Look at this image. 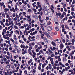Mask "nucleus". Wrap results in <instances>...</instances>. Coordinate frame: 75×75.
Segmentation results:
<instances>
[{"label": "nucleus", "mask_w": 75, "mask_h": 75, "mask_svg": "<svg viewBox=\"0 0 75 75\" xmlns=\"http://www.w3.org/2000/svg\"><path fill=\"white\" fill-rule=\"evenodd\" d=\"M37 47H38V45H35V49L37 48Z\"/></svg>", "instance_id": "nucleus-35"}, {"label": "nucleus", "mask_w": 75, "mask_h": 75, "mask_svg": "<svg viewBox=\"0 0 75 75\" xmlns=\"http://www.w3.org/2000/svg\"><path fill=\"white\" fill-rule=\"evenodd\" d=\"M6 39H7V40H10V38L8 37H7Z\"/></svg>", "instance_id": "nucleus-48"}, {"label": "nucleus", "mask_w": 75, "mask_h": 75, "mask_svg": "<svg viewBox=\"0 0 75 75\" xmlns=\"http://www.w3.org/2000/svg\"><path fill=\"white\" fill-rule=\"evenodd\" d=\"M55 29L56 31H59V29H58V27L56 26L55 27Z\"/></svg>", "instance_id": "nucleus-13"}, {"label": "nucleus", "mask_w": 75, "mask_h": 75, "mask_svg": "<svg viewBox=\"0 0 75 75\" xmlns=\"http://www.w3.org/2000/svg\"><path fill=\"white\" fill-rule=\"evenodd\" d=\"M70 48H71L72 49H75V47H74V46H72L71 45H70Z\"/></svg>", "instance_id": "nucleus-9"}, {"label": "nucleus", "mask_w": 75, "mask_h": 75, "mask_svg": "<svg viewBox=\"0 0 75 75\" xmlns=\"http://www.w3.org/2000/svg\"><path fill=\"white\" fill-rule=\"evenodd\" d=\"M23 40H24L25 42H27V39H26V38H23Z\"/></svg>", "instance_id": "nucleus-21"}, {"label": "nucleus", "mask_w": 75, "mask_h": 75, "mask_svg": "<svg viewBox=\"0 0 75 75\" xmlns=\"http://www.w3.org/2000/svg\"><path fill=\"white\" fill-rule=\"evenodd\" d=\"M14 27L15 29H18V27H17L16 25H14Z\"/></svg>", "instance_id": "nucleus-33"}, {"label": "nucleus", "mask_w": 75, "mask_h": 75, "mask_svg": "<svg viewBox=\"0 0 75 75\" xmlns=\"http://www.w3.org/2000/svg\"><path fill=\"white\" fill-rule=\"evenodd\" d=\"M7 55H9V54H10V53H9V52H7Z\"/></svg>", "instance_id": "nucleus-62"}, {"label": "nucleus", "mask_w": 75, "mask_h": 75, "mask_svg": "<svg viewBox=\"0 0 75 75\" xmlns=\"http://www.w3.org/2000/svg\"><path fill=\"white\" fill-rule=\"evenodd\" d=\"M19 33H20V34L21 35H23V33H22V32H21V31H20L19 32Z\"/></svg>", "instance_id": "nucleus-43"}, {"label": "nucleus", "mask_w": 75, "mask_h": 75, "mask_svg": "<svg viewBox=\"0 0 75 75\" xmlns=\"http://www.w3.org/2000/svg\"><path fill=\"white\" fill-rule=\"evenodd\" d=\"M9 10L8 8H5L4 9V11L6 12L8 11Z\"/></svg>", "instance_id": "nucleus-10"}, {"label": "nucleus", "mask_w": 75, "mask_h": 75, "mask_svg": "<svg viewBox=\"0 0 75 75\" xmlns=\"http://www.w3.org/2000/svg\"><path fill=\"white\" fill-rule=\"evenodd\" d=\"M65 7H66V4H64V6H63V8H65Z\"/></svg>", "instance_id": "nucleus-31"}, {"label": "nucleus", "mask_w": 75, "mask_h": 75, "mask_svg": "<svg viewBox=\"0 0 75 75\" xmlns=\"http://www.w3.org/2000/svg\"><path fill=\"white\" fill-rule=\"evenodd\" d=\"M23 15H25V14H26V13L25 12H24L23 13Z\"/></svg>", "instance_id": "nucleus-57"}, {"label": "nucleus", "mask_w": 75, "mask_h": 75, "mask_svg": "<svg viewBox=\"0 0 75 75\" xmlns=\"http://www.w3.org/2000/svg\"><path fill=\"white\" fill-rule=\"evenodd\" d=\"M35 36H33L32 37H31V39H33V38H35Z\"/></svg>", "instance_id": "nucleus-51"}, {"label": "nucleus", "mask_w": 75, "mask_h": 75, "mask_svg": "<svg viewBox=\"0 0 75 75\" xmlns=\"http://www.w3.org/2000/svg\"><path fill=\"white\" fill-rule=\"evenodd\" d=\"M27 12L31 13V9H29L27 11Z\"/></svg>", "instance_id": "nucleus-14"}, {"label": "nucleus", "mask_w": 75, "mask_h": 75, "mask_svg": "<svg viewBox=\"0 0 75 75\" xmlns=\"http://www.w3.org/2000/svg\"><path fill=\"white\" fill-rule=\"evenodd\" d=\"M28 53H29L30 55H32V53L30 51H28Z\"/></svg>", "instance_id": "nucleus-39"}, {"label": "nucleus", "mask_w": 75, "mask_h": 75, "mask_svg": "<svg viewBox=\"0 0 75 75\" xmlns=\"http://www.w3.org/2000/svg\"><path fill=\"white\" fill-rule=\"evenodd\" d=\"M27 6H28V8H30V5L29 4H27Z\"/></svg>", "instance_id": "nucleus-42"}, {"label": "nucleus", "mask_w": 75, "mask_h": 75, "mask_svg": "<svg viewBox=\"0 0 75 75\" xmlns=\"http://www.w3.org/2000/svg\"><path fill=\"white\" fill-rule=\"evenodd\" d=\"M54 55H55L54 54H52L51 55V57H54Z\"/></svg>", "instance_id": "nucleus-60"}, {"label": "nucleus", "mask_w": 75, "mask_h": 75, "mask_svg": "<svg viewBox=\"0 0 75 75\" xmlns=\"http://www.w3.org/2000/svg\"><path fill=\"white\" fill-rule=\"evenodd\" d=\"M11 52H13V53H16V52H15V51H14V50H12V51H11Z\"/></svg>", "instance_id": "nucleus-54"}, {"label": "nucleus", "mask_w": 75, "mask_h": 75, "mask_svg": "<svg viewBox=\"0 0 75 75\" xmlns=\"http://www.w3.org/2000/svg\"><path fill=\"white\" fill-rule=\"evenodd\" d=\"M41 27L42 29V30H44V27H43V26H41Z\"/></svg>", "instance_id": "nucleus-49"}, {"label": "nucleus", "mask_w": 75, "mask_h": 75, "mask_svg": "<svg viewBox=\"0 0 75 75\" xmlns=\"http://www.w3.org/2000/svg\"><path fill=\"white\" fill-rule=\"evenodd\" d=\"M52 13H50L49 15V17H52Z\"/></svg>", "instance_id": "nucleus-22"}, {"label": "nucleus", "mask_w": 75, "mask_h": 75, "mask_svg": "<svg viewBox=\"0 0 75 75\" xmlns=\"http://www.w3.org/2000/svg\"><path fill=\"white\" fill-rule=\"evenodd\" d=\"M29 45H30L31 46H33L32 45H35V43H34V42H33L32 43H30L29 44Z\"/></svg>", "instance_id": "nucleus-3"}, {"label": "nucleus", "mask_w": 75, "mask_h": 75, "mask_svg": "<svg viewBox=\"0 0 75 75\" xmlns=\"http://www.w3.org/2000/svg\"><path fill=\"white\" fill-rule=\"evenodd\" d=\"M3 40L2 38H1V40H0V43H1V42H3Z\"/></svg>", "instance_id": "nucleus-27"}, {"label": "nucleus", "mask_w": 75, "mask_h": 75, "mask_svg": "<svg viewBox=\"0 0 75 75\" xmlns=\"http://www.w3.org/2000/svg\"><path fill=\"white\" fill-rule=\"evenodd\" d=\"M2 28H3V27L0 25V30H2Z\"/></svg>", "instance_id": "nucleus-47"}, {"label": "nucleus", "mask_w": 75, "mask_h": 75, "mask_svg": "<svg viewBox=\"0 0 75 75\" xmlns=\"http://www.w3.org/2000/svg\"><path fill=\"white\" fill-rule=\"evenodd\" d=\"M29 46H30L29 49L30 50H31L32 49V47H33V46H31L30 45H29Z\"/></svg>", "instance_id": "nucleus-19"}, {"label": "nucleus", "mask_w": 75, "mask_h": 75, "mask_svg": "<svg viewBox=\"0 0 75 75\" xmlns=\"http://www.w3.org/2000/svg\"><path fill=\"white\" fill-rule=\"evenodd\" d=\"M38 7H40V8H41V5L38 4Z\"/></svg>", "instance_id": "nucleus-44"}, {"label": "nucleus", "mask_w": 75, "mask_h": 75, "mask_svg": "<svg viewBox=\"0 0 75 75\" xmlns=\"http://www.w3.org/2000/svg\"><path fill=\"white\" fill-rule=\"evenodd\" d=\"M32 5L34 7H36V5H35L34 3Z\"/></svg>", "instance_id": "nucleus-41"}, {"label": "nucleus", "mask_w": 75, "mask_h": 75, "mask_svg": "<svg viewBox=\"0 0 75 75\" xmlns=\"http://www.w3.org/2000/svg\"><path fill=\"white\" fill-rule=\"evenodd\" d=\"M3 32H4L5 33H6V30L5 29H4L3 30Z\"/></svg>", "instance_id": "nucleus-34"}, {"label": "nucleus", "mask_w": 75, "mask_h": 75, "mask_svg": "<svg viewBox=\"0 0 75 75\" xmlns=\"http://www.w3.org/2000/svg\"><path fill=\"white\" fill-rule=\"evenodd\" d=\"M12 11H13V12H16V11H15V9H14V8L13 7L12 8Z\"/></svg>", "instance_id": "nucleus-25"}, {"label": "nucleus", "mask_w": 75, "mask_h": 75, "mask_svg": "<svg viewBox=\"0 0 75 75\" xmlns=\"http://www.w3.org/2000/svg\"><path fill=\"white\" fill-rule=\"evenodd\" d=\"M52 45H53L54 46H55L56 45V43L54 42V41L52 42Z\"/></svg>", "instance_id": "nucleus-4"}, {"label": "nucleus", "mask_w": 75, "mask_h": 75, "mask_svg": "<svg viewBox=\"0 0 75 75\" xmlns=\"http://www.w3.org/2000/svg\"><path fill=\"white\" fill-rule=\"evenodd\" d=\"M41 72H44V69H42L41 70Z\"/></svg>", "instance_id": "nucleus-46"}, {"label": "nucleus", "mask_w": 75, "mask_h": 75, "mask_svg": "<svg viewBox=\"0 0 75 75\" xmlns=\"http://www.w3.org/2000/svg\"><path fill=\"white\" fill-rule=\"evenodd\" d=\"M14 20L15 21H17V18L15 17L14 18Z\"/></svg>", "instance_id": "nucleus-61"}, {"label": "nucleus", "mask_w": 75, "mask_h": 75, "mask_svg": "<svg viewBox=\"0 0 75 75\" xmlns=\"http://www.w3.org/2000/svg\"><path fill=\"white\" fill-rule=\"evenodd\" d=\"M13 17H15L16 16V14H15V13H14L13 14Z\"/></svg>", "instance_id": "nucleus-38"}, {"label": "nucleus", "mask_w": 75, "mask_h": 75, "mask_svg": "<svg viewBox=\"0 0 75 75\" xmlns=\"http://www.w3.org/2000/svg\"><path fill=\"white\" fill-rule=\"evenodd\" d=\"M6 43H8V44H10V40L6 41Z\"/></svg>", "instance_id": "nucleus-32"}, {"label": "nucleus", "mask_w": 75, "mask_h": 75, "mask_svg": "<svg viewBox=\"0 0 75 75\" xmlns=\"http://www.w3.org/2000/svg\"><path fill=\"white\" fill-rule=\"evenodd\" d=\"M10 66L9 65H7L6 66V69H8V67H10Z\"/></svg>", "instance_id": "nucleus-30"}, {"label": "nucleus", "mask_w": 75, "mask_h": 75, "mask_svg": "<svg viewBox=\"0 0 75 75\" xmlns=\"http://www.w3.org/2000/svg\"><path fill=\"white\" fill-rule=\"evenodd\" d=\"M49 34H50L49 32H47L46 33V35H49Z\"/></svg>", "instance_id": "nucleus-29"}, {"label": "nucleus", "mask_w": 75, "mask_h": 75, "mask_svg": "<svg viewBox=\"0 0 75 75\" xmlns=\"http://www.w3.org/2000/svg\"><path fill=\"white\" fill-rule=\"evenodd\" d=\"M33 74H34L35 72V70L34 69H33Z\"/></svg>", "instance_id": "nucleus-28"}, {"label": "nucleus", "mask_w": 75, "mask_h": 75, "mask_svg": "<svg viewBox=\"0 0 75 75\" xmlns=\"http://www.w3.org/2000/svg\"><path fill=\"white\" fill-rule=\"evenodd\" d=\"M72 22H73V23H74L75 22V20L73 19L72 20Z\"/></svg>", "instance_id": "nucleus-64"}, {"label": "nucleus", "mask_w": 75, "mask_h": 75, "mask_svg": "<svg viewBox=\"0 0 75 75\" xmlns=\"http://www.w3.org/2000/svg\"><path fill=\"white\" fill-rule=\"evenodd\" d=\"M63 10H64V8H62L61 9V12H62V11H63Z\"/></svg>", "instance_id": "nucleus-53"}, {"label": "nucleus", "mask_w": 75, "mask_h": 75, "mask_svg": "<svg viewBox=\"0 0 75 75\" xmlns=\"http://www.w3.org/2000/svg\"><path fill=\"white\" fill-rule=\"evenodd\" d=\"M24 73L25 74H27V71L25 70L24 71Z\"/></svg>", "instance_id": "nucleus-56"}, {"label": "nucleus", "mask_w": 75, "mask_h": 75, "mask_svg": "<svg viewBox=\"0 0 75 75\" xmlns=\"http://www.w3.org/2000/svg\"><path fill=\"white\" fill-rule=\"evenodd\" d=\"M65 28H67V29H69V27H68V26L67 25H65Z\"/></svg>", "instance_id": "nucleus-12"}, {"label": "nucleus", "mask_w": 75, "mask_h": 75, "mask_svg": "<svg viewBox=\"0 0 75 75\" xmlns=\"http://www.w3.org/2000/svg\"><path fill=\"white\" fill-rule=\"evenodd\" d=\"M6 57L7 59H9L10 58V57L8 56H6Z\"/></svg>", "instance_id": "nucleus-36"}, {"label": "nucleus", "mask_w": 75, "mask_h": 75, "mask_svg": "<svg viewBox=\"0 0 75 75\" xmlns=\"http://www.w3.org/2000/svg\"><path fill=\"white\" fill-rule=\"evenodd\" d=\"M62 14H63V15H65V16H66L67 14H66V13H65V12L64 11L63 12V13H62Z\"/></svg>", "instance_id": "nucleus-24"}, {"label": "nucleus", "mask_w": 75, "mask_h": 75, "mask_svg": "<svg viewBox=\"0 0 75 75\" xmlns=\"http://www.w3.org/2000/svg\"><path fill=\"white\" fill-rule=\"evenodd\" d=\"M41 38H42V39H43L44 38V34H42L41 35Z\"/></svg>", "instance_id": "nucleus-8"}, {"label": "nucleus", "mask_w": 75, "mask_h": 75, "mask_svg": "<svg viewBox=\"0 0 75 75\" xmlns=\"http://www.w3.org/2000/svg\"><path fill=\"white\" fill-rule=\"evenodd\" d=\"M49 51L50 53L51 54H53V52H52L51 51V50H49Z\"/></svg>", "instance_id": "nucleus-40"}, {"label": "nucleus", "mask_w": 75, "mask_h": 75, "mask_svg": "<svg viewBox=\"0 0 75 75\" xmlns=\"http://www.w3.org/2000/svg\"><path fill=\"white\" fill-rule=\"evenodd\" d=\"M63 17H64V15L62 13L61 17L60 16L59 18H61V19H62V18H63Z\"/></svg>", "instance_id": "nucleus-6"}, {"label": "nucleus", "mask_w": 75, "mask_h": 75, "mask_svg": "<svg viewBox=\"0 0 75 75\" xmlns=\"http://www.w3.org/2000/svg\"><path fill=\"white\" fill-rule=\"evenodd\" d=\"M52 29V27L51 26H49L47 28V30L48 31H51Z\"/></svg>", "instance_id": "nucleus-2"}, {"label": "nucleus", "mask_w": 75, "mask_h": 75, "mask_svg": "<svg viewBox=\"0 0 75 75\" xmlns=\"http://www.w3.org/2000/svg\"><path fill=\"white\" fill-rule=\"evenodd\" d=\"M0 18L1 20H2V19H3V16H0Z\"/></svg>", "instance_id": "nucleus-52"}, {"label": "nucleus", "mask_w": 75, "mask_h": 75, "mask_svg": "<svg viewBox=\"0 0 75 75\" xmlns=\"http://www.w3.org/2000/svg\"><path fill=\"white\" fill-rule=\"evenodd\" d=\"M48 11H44V14L45 15H47V14H48Z\"/></svg>", "instance_id": "nucleus-5"}, {"label": "nucleus", "mask_w": 75, "mask_h": 75, "mask_svg": "<svg viewBox=\"0 0 75 75\" xmlns=\"http://www.w3.org/2000/svg\"><path fill=\"white\" fill-rule=\"evenodd\" d=\"M27 30H25L23 32V33L24 35H25V33H27Z\"/></svg>", "instance_id": "nucleus-26"}, {"label": "nucleus", "mask_w": 75, "mask_h": 75, "mask_svg": "<svg viewBox=\"0 0 75 75\" xmlns=\"http://www.w3.org/2000/svg\"><path fill=\"white\" fill-rule=\"evenodd\" d=\"M43 39L45 40V41L47 42V38L46 37H44Z\"/></svg>", "instance_id": "nucleus-16"}, {"label": "nucleus", "mask_w": 75, "mask_h": 75, "mask_svg": "<svg viewBox=\"0 0 75 75\" xmlns=\"http://www.w3.org/2000/svg\"><path fill=\"white\" fill-rule=\"evenodd\" d=\"M2 16L4 17H5V16H6V14L4 13H3L2 14Z\"/></svg>", "instance_id": "nucleus-17"}, {"label": "nucleus", "mask_w": 75, "mask_h": 75, "mask_svg": "<svg viewBox=\"0 0 75 75\" xmlns=\"http://www.w3.org/2000/svg\"><path fill=\"white\" fill-rule=\"evenodd\" d=\"M36 39H39V38H39V37L37 35L36 37Z\"/></svg>", "instance_id": "nucleus-55"}, {"label": "nucleus", "mask_w": 75, "mask_h": 75, "mask_svg": "<svg viewBox=\"0 0 75 75\" xmlns=\"http://www.w3.org/2000/svg\"><path fill=\"white\" fill-rule=\"evenodd\" d=\"M41 10H42V8L40 7V9H38L39 12H40V11H41Z\"/></svg>", "instance_id": "nucleus-20"}, {"label": "nucleus", "mask_w": 75, "mask_h": 75, "mask_svg": "<svg viewBox=\"0 0 75 75\" xmlns=\"http://www.w3.org/2000/svg\"><path fill=\"white\" fill-rule=\"evenodd\" d=\"M10 40L11 41H12L13 42H14V40H13V39L12 38H11L10 39Z\"/></svg>", "instance_id": "nucleus-37"}, {"label": "nucleus", "mask_w": 75, "mask_h": 75, "mask_svg": "<svg viewBox=\"0 0 75 75\" xmlns=\"http://www.w3.org/2000/svg\"><path fill=\"white\" fill-rule=\"evenodd\" d=\"M3 59L4 61H7V59H6V58L5 57Z\"/></svg>", "instance_id": "nucleus-59"}, {"label": "nucleus", "mask_w": 75, "mask_h": 75, "mask_svg": "<svg viewBox=\"0 0 75 75\" xmlns=\"http://www.w3.org/2000/svg\"><path fill=\"white\" fill-rule=\"evenodd\" d=\"M9 17V15L8 14L6 15V18H10Z\"/></svg>", "instance_id": "nucleus-50"}, {"label": "nucleus", "mask_w": 75, "mask_h": 75, "mask_svg": "<svg viewBox=\"0 0 75 75\" xmlns=\"http://www.w3.org/2000/svg\"><path fill=\"white\" fill-rule=\"evenodd\" d=\"M39 21H40V23H42V22L43 21V20H41V19H39Z\"/></svg>", "instance_id": "nucleus-18"}, {"label": "nucleus", "mask_w": 75, "mask_h": 75, "mask_svg": "<svg viewBox=\"0 0 75 75\" xmlns=\"http://www.w3.org/2000/svg\"><path fill=\"white\" fill-rule=\"evenodd\" d=\"M0 4H1V6H3V5H4V2H2V3L1 2L0 3Z\"/></svg>", "instance_id": "nucleus-15"}, {"label": "nucleus", "mask_w": 75, "mask_h": 75, "mask_svg": "<svg viewBox=\"0 0 75 75\" xmlns=\"http://www.w3.org/2000/svg\"><path fill=\"white\" fill-rule=\"evenodd\" d=\"M16 17H17L18 18H20V16L16 15Z\"/></svg>", "instance_id": "nucleus-45"}, {"label": "nucleus", "mask_w": 75, "mask_h": 75, "mask_svg": "<svg viewBox=\"0 0 75 75\" xmlns=\"http://www.w3.org/2000/svg\"><path fill=\"white\" fill-rule=\"evenodd\" d=\"M8 19H6V23H5V25L6 26H9L11 25V19L10 18H9Z\"/></svg>", "instance_id": "nucleus-1"}, {"label": "nucleus", "mask_w": 75, "mask_h": 75, "mask_svg": "<svg viewBox=\"0 0 75 75\" xmlns=\"http://www.w3.org/2000/svg\"><path fill=\"white\" fill-rule=\"evenodd\" d=\"M6 64H7V65H8V64H9V62L8 61L6 62Z\"/></svg>", "instance_id": "nucleus-63"}, {"label": "nucleus", "mask_w": 75, "mask_h": 75, "mask_svg": "<svg viewBox=\"0 0 75 75\" xmlns=\"http://www.w3.org/2000/svg\"><path fill=\"white\" fill-rule=\"evenodd\" d=\"M67 59L65 57H64L63 58V61H67Z\"/></svg>", "instance_id": "nucleus-11"}, {"label": "nucleus", "mask_w": 75, "mask_h": 75, "mask_svg": "<svg viewBox=\"0 0 75 75\" xmlns=\"http://www.w3.org/2000/svg\"><path fill=\"white\" fill-rule=\"evenodd\" d=\"M60 48L61 49H62L64 47V45L62 44H61L60 46Z\"/></svg>", "instance_id": "nucleus-7"}, {"label": "nucleus", "mask_w": 75, "mask_h": 75, "mask_svg": "<svg viewBox=\"0 0 75 75\" xmlns=\"http://www.w3.org/2000/svg\"><path fill=\"white\" fill-rule=\"evenodd\" d=\"M28 28H31V26L30 25H28Z\"/></svg>", "instance_id": "nucleus-58"}, {"label": "nucleus", "mask_w": 75, "mask_h": 75, "mask_svg": "<svg viewBox=\"0 0 75 75\" xmlns=\"http://www.w3.org/2000/svg\"><path fill=\"white\" fill-rule=\"evenodd\" d=\"M70 66H71V68L73 67V65L72 64V63L70 64Z\"/></svg>", "instance_id": "nucleus-23"}]
</instances>
